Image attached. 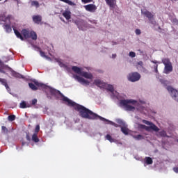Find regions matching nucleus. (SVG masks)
Masks as SVG:
<instances>
[{"label":"nucleus","mask_w":178,"mask_h":178,"mask_svg":"<svg viewBox=\"0 0 178 178\" xmlns=\"http://www.w3.org/2000/svg\"><path fill=\"white\" fill-rule=\"evenodd\" d=\"M0 83L4 86L8 92H10V88L8 85V81L5 79L0 78Z\"/></svg>","instance_id":"13"},{"label":"nucleus","mask_w":178,"mask_h":178,"mask_svg":"<svg viewBox=\"0 0 178 178\" xmlns=\"http://www.w3.org/2000/svg\"><path fill=\"white\" fill-rule=\"evenodd\" d=\"M172 170H174L175 173H178V167H174L172 168Z\"/></svg>","instance_id":"43"},{"label":"nucleus","mask_w":178,"mask_h":178,"mask_svg":"<svg viewBox=\"0 0 178 178\" xmlns=\"http://www.w3.org/2000/svg\"><path fill=\"white\" fill-rule=\"evenodd\" d=\"M159 134L161 137H168V135L166 134V131H161L159 132Z\"/></svg>","instance_id":"34"},{"label":"nucleus","mask_w":178,"mask_h":178,"mask_svg":"<svg viewBox=\"0 0 178 178\" xmlns=\"http://www.w3.org/2000/svg\"><path fill=\"white\" fill-rule=\"evenodd\" d=\"M162 63L164 65V71L165 74H169L173 72V65H172V62L169 58H163Z\"/></svg>","instance_id":"3"},{"label":"nucleus","mask_w":178,"mask_h":178,"mask_svg":"<svg viewBox=\"0 0 178 178\" xmlns=\"http://www.w3.org/2000/svg\"><path fill=\"white\" fill-rule=\"evenodd\" d=\"M174 1H177V0H174Z\"/></svg>","instance_id":"50"},{"label":"nucleus","mask_w":178,"mask_h":178,"mask_svg":"<svg viewBox=\"0 0 178 178\" xmlns=\"http://www.w3.org/2000/svg\"><path fill=\"white\" fill-rule=\"evenodd\" d=\"M16 119V115H10L8 116V120L10 122H13Z\"/></svg>","instance_id":"33"},{"label":"nucleus","mask_w":178,"mask_h":178,"mask_svg":"<svg viewBox=\"0 0 178 178\" xmlns=\"http://www.w3.org/2000/svg\"><path fill=\"white\" fill-rule=\"evenodd\" d=\"M120 104L122 106H124V109L126 111H131L136 109V107L131 105H136L137 104V101L134 99H122L120 102ZM131 104V105H130Z\"/></svg>","instance_id":"2"},{"label":"nucleus","mask_w":178,"mask_h":178,"mask_svg":"<svg viewBox=\"0 0 178 178\" xmlns=\"http://www.w3.org/2000/svg\"><path fill=\"white\" fill-rule=\"evenodd\" d=\"M135 33L137 35H140V34H141V30L136 29Z\"/></svg>","instance_id":"40"},{"label":"nucleus","mask_w":178,"mask_h":178,"mask_svg":"<svg viewBox=\"0 0 178 178\" xmlns=\"http://www.w3.org/2000/svg\"><path fill=\"white\" fill-rule=\"evenodd\" d=\"M74 79H75V80H77V81H79V83H80L81 84H83V86H89L90 85V81L84 79V78L81 77L80 76L74 75Z\"/></svg>","instance_id":"9"},{"label":"nucleus","mask_w":178,"mask_h":178,"mask_svg":"<svg viewBox=\"0 0 178 178\" xmlns=\"http://www.w3.org/2000/svg\"><path fill=\"white\" fill-rule=\"evenodd\" d=\"M83 8H85L87 12H90V13H94L97 10V6L95 4H88L84 6Z\"/></svg>","instance_id":"10"},{"label":"nucleus","mask_w":178,"mask_h":178,"mask_svg":"<svg viewBox=\"0 0 178 178\" xmlns=\"http://www.w3.org/2000/svg\"><path fill=\"white\" fill-rule=\"evenodd\" d=\"M29 86L30 88H31V90H33V91H36V90H38V88H37V86H35V85H34V83H29Z\"/></svg>","instance_id":"26"},{"label":"nucleus","mask_w":178,"mask_h":178,"mask_svg":"<svg viewBox=\"0 0 178 178\" xmlns=\"http://www.w3.org/2000/svg\"><path fill=\"white\" fill-rule=\"evenodd\" d=\"M145 163H146V165H152V163H154V161L151 157H145Z\"/></svg>","instance_id":"24"},{"label":"nucleus","mask_w":178,"mask_h":178,"mask_svg":"<svg viewBox=\"0 0 178 178\" xmlns=\"http://www.w3.org/2000/svg\"><path fill=\"white\" fill-rule=\"evenodd\" d=\"M172 23H174V24H176L177 26H178V19H177V18H174L172 19Z\"/></svg>","instance_id":"38"},{"label":"nucleus","mask_w":178,"mask_h":178,"mask_svg":"<svg viewBox=\"0 0 178 178\" xmlns=\"http://www.w3.org/2000/svg\"><path fill=\"white\" fill-rule=\"evenodd\" d=\"M55 60L58 63V65H59V66H60V67H65V64L63 63H62V61H60L59 60V58H55Z\"/></svg>","instance_id":"31"},{"label":"nucleus","mask_w":178,"mask_h":178,"mask_svg":"<svg viewBox=\"0 0 178 178\" xmlns=\"http://www.w3.org/2000/svg\"><path fill=\"white\" fill-rule=\"evenodd\" d=\"M143 123H145V124H147V126H146L145 128V130H147V131H149L150 129L151 130H154V131H159V128H158V127H156V125H155L154 123L145 120H143Z\"/></svg>","instance_id":"7"},{"label":"nucleus","mask_w":178,"mask_h":178,"mask_svg":"<svg viewBox=\"0 0 178 178\" xmlns=\"http://www.w3.org/2000/svg\"><path fill=\"white\" fill-rule=\"evenodd\" d=\"M11 76H13V77H15V79H24V76H23V75L13 70L11 71Z\"/></svg>","instance_id":"16"},{"label":"nucleus","mask_w":178,"mask_h":178,"mask_svg":"<svg viewBox=\"0 0 178 178\" xmlns=\"http://www.w3.org/2000/svg\"><path fill=\"white\" fill-rule=\"evenodd\" d=\"M140 79H141V75H140L138 72H132L129 74V76H128L129 81H131L132 83H134L136 81H138Z\"/></svg>","instance_id":"8"},{"label":"nucleus","mask_w":178,"mask_h":178,"mask_svg":"<svg viewBox=\"0 0 178 178\" xmlns=\"http://www.w3.org/2000/svg\"><path fill=\"white\" fill-rule=\"evenodd\" d=\"M39 131H40V125H36L35 129V134H38Z\"/></svg>","instance_id":"35"},{"label":"nucleus","mask_w":178,"mask_h":178,"mask_svg":"<svg viewBox=\"0 0 178 178\" xmlns=\"http://www.w3.org/2000/svg\"><path fill=\"white\" fill-rule=\"evenodd\" d=\"M19 108L24 109L25 108H29V106H27L26 102L23 101L22 102L20 103Z\"/></svg>","instance_id":"27"},{"label":"nucleus","mask_w":178,"mask_h":178,"mask_svg":"<svg viewBox=\"0 0 178 178\" xmlns=\"http://www.w3.org/2000/svg\"><path fill=\"white\" fill-rule=\"evenodd\" d=\"M50 92L51 95H54L55 97H57V98H60V101L65 102V105H67V106H73L75 111L79 112V116L83 118V119H89L90 120H97L99 119V120H102V122H108V123H111V124H113L114 127H122V126L112 121H109L108 120L104 118V117L98 115L97 113L86 108L84 106L80 105L72 101L70 99L63 95V94H62L59 90L51 89Z\"/></svg>","instance_id":"1"},{"label":"nucleus","mask_w":178,"mask_h":178,"mask_svg":"<svg viewBox=\"0 0 178 178\" xmlns=\"http://www.w3.org/2000/svg\"><path fill=\"white\" fill-rule=\"evenodd\" d=\"M6 69H10V67H9L8 65H5V64L0 60V73L6 74V72H5V70H6Z\"/></svg>","instance_id":"12"},{"label":"nucleus","mask_w":178,"mask_h":178,"mask_svg":"<svg viewBox=\"0 0 178 178\" xmlns=\"http://www.w3.org/2000/svg\"><path fill=\"white\" fill-rule=\"evenodd\" d=\"M81 76H83V77H85L86 79H92V74L87 72H81Z\"/></svg>","instance_id":"19"},{"label":"nucleus","mask_w":178,"mask_h":178,"mask_svg":"<svg viewBox=\"0 0 178 178\" xmlns=\"http://www.w3.org/2000/svg\"><path fill=\"white\" fill-rule=\"evenodd\" d=\"M121 131L124 134L125 136H127L129 134V128L127 127H121Z\"/></svg>","instance_id":"22"},{"label":"nucleus","mask_w":178,"mask_h":178,"mask_svg":"<svg viewBox=\"0 0 178 178\" xmlns=\"http://www.w3.org/2000/svg\"><path fill=\"white\" fill-rule=\"evenodd\" d=\"M26 140L27 141H30L31 138H30V134H26Z\"/></svg>","instance_id":"42"},{"label":"nucleus","mask_w":178,"mask_h":178,"mask_svg":"<svg viewBox=\"0 0 178 178\" xmlns=\"http://www.w3.org/2000/svg\"><path fill=\"white\" fill-rule=\"evenodd\" d=\"M24 144H26V143H24V142H22V145H24Z\"/></svg>","instance_id":"48"},{"label":"nucleus","mask_w":178,"mask_h":178,"mask_svg":"<svg viewBox=\"0 0 178 178\" xmlns=\"http://www.w3.org/2000/svg\"><path fill=\"white\" fill-rule=\"evenodd\" d=\"M32 6H35V8H40V3L37 1H33L31 2Z\"/></svg>","instance_id":"30"},{"label":"nucleus","mask_w":178,"mask_h":178,"mask_svg":"<svg viewBox=\"0 0 178 178\" xmlns=\"http://www.w3.org/2000/svg\"><path fill=\"white\" fill-rule=\"evenodd\" d=\"M3 29L6 30V33H10L12 31V27H10V24H4Z\"/></svg>","instance_id":"23"},{"label":"nucleus","mask_w":178,"mask_h":178,"mask_svg":"<svg viewBox=\"0 0 178 178\" xmlns=\"http://www.w3.org/2000/svg\"><path fill=\"white\" fill-rule=\"evenodd\" d=\"M13 30L17 38H19V40H21L22 41H24V38L22 35V33H20V32H19V31H17L15 28H13Z\"/></svg>","instance_id":"17"},{"label":"nucleus","mask_w":178,"mask_h":178,"mask_svg":"<svg viewBox=\"0 0 178 178\" xmlns=\"http://www.w3.org/2000/svg\"><path fill=\"white\" fill-rule=\"evenodd\" d=\"M141 13L142 15H144L145 17H147V19H149V23H150L151 24H153L154 26L156 24V21H155V19H154V15L152 14L151 12L147 10H141Z\"/></svg>","instance_id":"5"},{"label":"nucleus","mask_w":178,"mask_h":178,"mask_svg":"<svg viewBox=\"0 0 178 178\" xmlns=\"http://www.w3.org/2000/svg\"><path fill=\"white\" fill-rule=\"evenodd\" d=\"M106 140H108V141H110V143H113V141H115V139L112 138V136L109 134H107L106 136Z\"/></svg>","instance_id":"28"},{"label":"nucleus","mask_w":178,"mask_h":178,"mask_svg":"<svg viewBox=\"0 0 178 178\" xmlns=\"http://www.w3.org/2000/svg\"><path fill=\"white\" fill-rule=\"evenodd\" d=\"M35 84L38 87H42V88H45L47 87V86H45V84H43V83H38V82H35Z\"/></svg>","instance_id":"32"},{"label":"nucleus","mask_w":178,"mask_h":178,"mask_svg":"<svg viewBox=\"0 0 178 178\" xmlns=\"http://www.w3.org/2000/svg\"><path fill=\"white\" fill-rule=\"evenodd\" d=\"M1 133H3V134H8V133H9V129H8V128H6V127L2 126L1 127Z\"/></svg>","instance_id":"25"},{"label":"nucleus","mask_w":178,"mask_h":178,"mask_svg":"<svg viewBox=\"0 0 178 178\" xmlns=\"http://www.w3.org/2000/svg\"><path fill=\"white\" fill-rule=\"evenodd\" d=\"M37 102H38L37 99H33L32 100V105H35L37 104Z\"/></svg>","instance_id":"41"},{"label":"nucleus","mask_w":178,"mask_h":178,"mask_svg":"<svg viewBox=\"0 0 178 178\" xmlns=\"http://www.w3.org/2000/svg\"><path fill=\"white\" fill-rule=\"evenodd\" d=\"M32 20L35 24H40L41 22H42V16L38 15H33L32 17Z\"/></svg>","instance_id":"11"},{"label":"nucleus","mask_w":178,"mask_h":178,"mask_svg":"<svg viewBox=\"0 0 178 178\" xmlns=\"http://www.w3.org/2000/svg\"><path fill=\"white\" fill-rule=\"evenodd\" d=\"M63 16L66 19V20H70V19H72V13L69 10H66L63 13Z\"/></svg>","instance_id":"15"},{"label":"nucleus","mask_w":178,"mask_h":178,"mask_svg":"<svg viewBox=\"0 0 178 178\" xmlns=\"http://www.w3.org/2000/svg\"><path fill=\"white\" fill-rule=\"evenodd\" d=\"M94 84L100 88H106L107 91H110V92H113L115 91L113 86L108 85L106 83L102 82L99 79L95 80Z\"/></svg>","instance_id":"4"},{"label":"nucleus","mask_w":178,"mask_h":178,"mask_svg":"<svg viewBox=\"0 0 178 178\" xmlns=\"http://www.w3.org/2000/svg\"><path fill=\"white\" fill-rule=\"evenodd\" d=\"M129 56H130L131 58H136V53L134 52V51L129 52Z\"/></svg>","instance_id":"37"},{"label":"nucleus","mask_w":178,"mask_h":178,"mask_svg":"<svg viewBox=\"0 0 178 178\" xmlns=\"http://www.w3.org/2000/svg\"><path fill=\"white\" fill-rule=\"evenodd\" d=\"M22 35H24V38H31L32 40H37V33L34 32V31H27L26 29H23Z\"/></svg>","instance_id":"6"},{"label":"nucleus","mask_w":178,"mask_h":178,"mask_svg":"<svg viewBox=\"0 0 178 178\" xmlns=\"http://www.w3.org/2000/svg\"><path fill=\"white\" fill-rule=\"evenodd\" d=\"M138 65L139 66H143L144 65V63H143V61H139V62H138Z\"/></svg>","instance_id":"45"},{"label":"nucleus","mask_w":178,"mask_h":178,"mask_svg":"<svg viewBox=\"0 0 178 178\" xmlns=\"http://www.w3.org/2000/svg\"><path fill=\"white\" fill-rule=\"evenodd\" d=\"M134 138H135V140H143L144 136H143V135L138 134L136 136H134Z\"/></svg>","instance_id":"29"},{"label":"nucleus","mask_w":178,"mask_h":178,"mask_svg":"<svg viewBox=\"0 0 178 178\" xmlns=\"http://www.w3.org/2000/svg\"><path fill=\"white\" fill-rule=\"evenodd\" d=\"M72 69L73 72H74V73H76L77 74H81L82 73L81 69H80V67L77 66H73Z\"/></svg>","instance_id":"20"},{"label":"nucleus","mask_w":178,"mask_h":178,"mask_svg":"<svg viewBox=\"0 0 178 178\" xmlns=\"http://www.w3.org/2000/svg\"><path fill=\"white\" fill-rule=\"evenodd\" d=\"M83 3H90V2H92V0H81Z\"/></svg>","instance_id":"39"},{"label":"nucleus","mask_w":178,"mask_h":178,"mask_svg":"<svg viewBox=\"0 0 178 178\" xmlns=\"http://www.w3.org/2000/svg\"><path fill=\"white\" fill-rule=\"evenodd\" d=\"M154 70H155V72H156V73H158V65H156L154 66Z\"/></svg>","instance_id":"44"},{"label":"nucleus","mask_w":178,"mask_h":178,"mask_svg":"<svg viewBox=\"0 0 178 178\" xmlns=\"http://www.w3.org/2000/svg\"><path fill=\"white\" fill-rule=\"evenodd\" d=\"M40 56H42V58H47L44 51L40 50Z\"/></svg>","instance_id":"36"},{"label":"nucleus","mask_w":178,"mask_h":178,"mask_svg":"<svg viewBox=\"0 0 178 178\" xmlns=\"http://www.w3.org/2000/svg\"><path fill=\"white\" fill-rule=\"evenodd\" d=\"M153 63H157V62L156 61H153Z\"/></svg>","instance_id":"49"},{"label":"nucleus","mask_w":178,"mask_h":178,"mask_svg":"<svg viewBox=\"0 0 178 178\" xmlns=\"http://www.w3.org/2000/svg\"><path fill=\"white\" fill-rule=\"evenodd\" d=\"M32 141H33V143H40V138H38V134H33Z\"/></svg>","instance_id":"21"},{"label":"nucleus","mask_w":178,"mask_h":178,"mask_svg":"<svg viewBox=\"0 0 178 178\" xmlns=\"http://www.w3.org/2000/svg\"><path fill=\"white\" fill-rule=\"evenodd\" d=\"M106 2L110 8H115V5L116 4V0H106Z\"/></svg>","instance_id":"18"},{"label":"nucleus","mask_w":178,"mask_h":178,"mask_svg":"<svg viewBox=\"0 0 178 178\" xmlns=\"http://www.w3.org/2000/svg\"><path fill=\"white\" fill-rule=\"evenodd\" d=\"M112 58H113V59H115V58H116V54H113V55H112Z\"/></svg>","instance_id":"47"},{"label":"nucleus","mask_w":178,"mask_h":178,"mask_svg":"<svg viewBox=\"0 0 178 178\" xmlns=\"http://www.w3.org/2000/svg\"><path fill=\"white\" fill-rule=\"evenodd\" d=\"M140 129H145V127H147V126L144 125V124H140Z\"/></svg>","instance_id":"46"},{"label":"nucleus","mask_w":178,"mask_h":178,"mask_svg":"<svg viewBox=\"0 0 178 178\" xmlns=\"http://www.w3.org/2000/svg\"><path fill=\"white\" fill-rule=\"evenodd\" d=\"M0 21L4 22V23H10V15L5 17L4 15H0Z\"/></svg>","instance_id":"14"}]
</instances>
